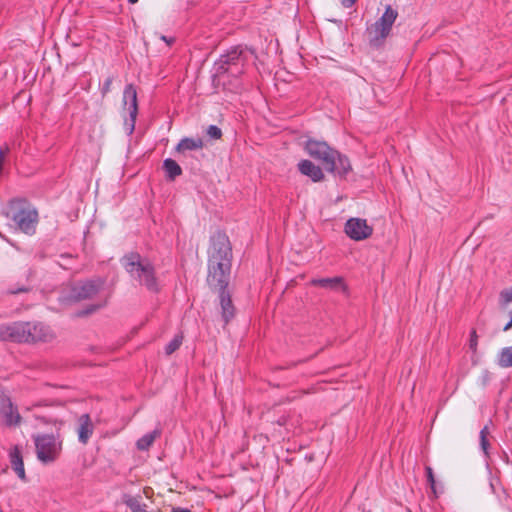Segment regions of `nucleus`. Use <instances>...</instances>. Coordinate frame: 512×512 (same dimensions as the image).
<instances>
[{
	"mask_svg": "<svg viewBox=\"0 0 512 512\" xmlns=\"http://www.w3.org/2000/svg\"><path fill=\"white\" fill-rule=\"evenodd\" d=\"M247 61V52L241 46L229 49L214 63L213 85H223L224 89L240 93L243 86L237 78L244 73Z\"/></svg>",
	"mask_w": 512,
	"mask_h": 512,
	"instance_id": "1",
	"label": "nucleus"
},
{
	"mask_svg": "<svg viewBox=\"0 0 512 512\" xmlns=\"http://www.w3.org/2000/svg\"><path fill=\"white\" fill-rule=\"evenodd\" d=\"M210 243L207 282L209 285H228L232 260L229 238L218 231L211 237Z\"/></svg>",
	"mask_w": 512,
	"mask_h": 512,
	"instance_id": "2",
	"label": "nucleus"
},
{
	"mask_svg": "<svg viewBox=\"0 0 512 512\" xmlns=\"http://www.w3.org/2000/svg\"><path fill=\"white\" fill-rule=\"evenodd\" d=\"M121 264L130 278L148 291L157 293L160 290L155 267L149 259L138 253H129L122 257Z\"/></svg>",
	"mask_w": 512,
	"mask_h": 512,
	"instance_id": "3",
	"label": "nucleus"
},
{
	"mask_svg": "<svg viewBox=\"0 0 512 512\" xmlns=\"http://www.w3.org/2000/svg\"><path fill=\"white\" fill-rule=\"evenodd\" d=\"M305 150L310 157L320 161L329 172L342 177L351 171L348 157L331 148L324 141L310 139L306 142Z\"/></svg>",
	"mask_w": 512,
	"mask_h": 512,
	"instance_id": "4",
	"label": "nucleus"
},
{
	"mask_svg": "<svg viewBox=\"0 0 512 512\" xmlns=\"http://www.w3.org/2000/svg\"><path fill=\"white\" fill-rule=\"evenodd\" d=\"M6 216L11 218L24 233H34L38 214L27 201L23 199L11 200L7 206Z\"/></svg>",
	"mask_w": 512,
	"mask_h": 512,
	"instance_id": "5",
	"label": "nucleus"
},
{
	"mask_svg": "<svg viewBox=\"0 0 512 512\" xmlns=\"http://www.w3.org/2000/svg\"><path fill=\"white\" fill-rule=\"evenodd\" d=\"M397 16V10L388 5L382 16L367 29L371 46L380 47L384 43L391 32Z\"/></svg>",
	"mask_w": 512,
	"mask_h": 512,
	"instance_id": "6",
	"label": "nucleus"
},
{
	"mask_svg": "<svg viewBox=\"0 0 512 512\" xmlns=\"http://www.w3.org/2000/svg\"><path fill=\"white\" fill-rule=\"evenodd\" d=\"M38 460L43 464L56 461L62 450V441L53 434H38L34 437Z\"/></svg>",
	"mask_w": 512,
	"mask_h": 512,
	"instance_id": "7",
	"label": "nucleus"
},
{
	"mask_svg": "<svg viewBox=\"0 0 512 512\" xmlns=\"http://www.w3.org/2000/svg\"><path fill=\"white\" fill-rule=\"evenodd\" d=\"M123 105L128 112V117L124 119L123 128L125 133L130 136L135 130L138 115L137 91L133 84H127L124 88Z\"/></svg>",
	"mask_w": 512,
	"mask_h": 512,
	"instance_id": "8",
	"label": "nucleus"
},
{
	"mask_svg": "<svg viewBox=\"0 0 512 512\" xmlns=\"http://www.w3.org/2000/svg\"><path fill=\"white\" fill-rule=\"evenodd\" d=\"M103 285L104 280L101 278L77 282L71 287L69 296L66 300L70 302H77L91 299L100 292Z\"/></svg>",
	"mask_w": 512,
	"mask_h": 512,
	"instance_id": "9",
	"label": "nucleus"
},
{
	"mask_svg": "<svg viewBox=\"0 0 512 512\" xmlns=\"http://www.w3.org/2000/svg\"><path fill=\"white\" fill-rule=\"evenodd\" d=\"M344 231L350 239L362 241L372 235L373 228L365 219L350 218L345 223Z\"/></svg>",
	"mask_w": 512,
	"mask_h": 512,
	"instance_id": "10",
	"label": "nucleus"
},
{
	"mask_svg": "<svg viewBox=\"0 0 512 512\" xmlns=\"http://www.w3.org/2000/svg\"><path fill=\"white\" fill-rule=\"evenodd\" d=\"M0 417L3 423L8 427H16L21 423V415L17 406L14 405L11 398L3 395L0 397Z\"/></svg>",
	"mask_w": 512,
	"mask_h": 512,
	"instance_id": "11",
	"label": "nucleus"
},
{
	"mask_svg": "<svg viewBox=\"0 0 512 512\" xmlns=\"http://www.w3.org/2000/svg\"><path fill=\"white\" fill-rule=\"evenodd\" d=\"M211 288L219 289V299L221 306V314L224 322L227 324L234 317V306L231 296L227 291V286L209 285Z\"/></svg>",
	"mask_w": 512,
	"mask_h": 512,
	"instance_id": "12",
	"label": "nucleus"
},
{
	"mask_svg": "<svg viewBox=\"0 0 512 512\" xmlns=\"http://www.w3.org/2000/svg\"><path fill=\"white\" fill-rule=\"evenodd\" d=\"M29 332L27 343L46 342L53 336L50 328L43 323L29 322Z\"/></svg>",
	"mask_w": 512,
	"mask_h": 512,
	"instance_id": "13",
	"label": "nucleus"
},
{
	"mask_svg": "<svg viewBox=\"0 0 512 512\" xmlns=\"http://www.w3.org/2000/svg\"><path fill=\"white\" fill-rule=\"evenodd\" d=\"M311 284L313 286H318L332 291L346 290L344 279L341 276H335L332 278H315L311 280Z\"/></svg>",
	"mask_w": 512,
	"mask_h": 512,
	"instance_id": "14",
	"label": "nucleus"
},
{
	"mask_svg": "<svg viewBox=\"0 0 512 512\" xmlns=\"http://www.w3.org/2000/svg\"><path fill=\"white\" fill-rule=\"evenodd\" d=\"M9 460L12 469L21 480H26L23 457L19 446H13L9 451Z\"/></svg>",
	"mask_w": 512,
	"mask_h": 512,
	"instance_id": "15",
	"label": "nucleus"
},
{
	"mask_svg": "<svg viewBox=\"0 0 512 512\" xmlns=\"http://www.w3.org/2000/svg\"><path fill=\"white\" fill-rule=\"evenodd\" d=\"M29 332V322L11 323L10 342L27 343Z\"/></svg>",
	"mask_w": 512,
	"mask_h": 512,
	"instance_id": "16",
	"label": "nucleus"
},
{
	"mask_svg": "<svg viewBox=\"0 0 512 512\" xmlns=\"http://www.w3.org/2000/svg\"><path fill=\"white\" fill-rule=\"evenodd\" d=\"M298 169L299 171L309 178L312 179L314 182H318L323 179L324 174L321 170V168L317 165H315L310 160H302L298 163Z\"/></svg>",
	"mask_w": 512,
	"mask_h": 512,
	"instance_id": "17",
	"label": "nucleus"
},
{
	"mask_svg": "<svg viewBox=\"0 0 512 512\" xmlns=\"http://www.w3.org/2000/svg\"><path fill=\"white\" fill-rule=\"evenodd\" d=\"M93 432L92 423L88 414H83L79 418L78 439L82 444H86Z\"/></svg>",
	"mask_w": 512,
	"mask_h": 512,
	"instance_id": "18",
	"label": "nucleus"
},
{
	"mask_svg": "<svg viewBox=\"0 0 512 512\" xmlns=\"http://www.w3.org/2000/svg\"><path fill=\"white\" fill-rule=\"evenodd\" d=\"M161 435V430L156 428L153 431L144 434L141 438H139L136 442V447L140 451H147L155 439Z\"/></svg>",
	"mask_w": 512,
	"mask_h": 512,
	"instance_id": "19",
	"label": "nucleus"
},
{
	"mask_svg": "<svg viewBox=\"0 0 512 512\" xmlns=\"http://www.w3.org/2000/svg\"><path fill=\"white\" fill-rule=\"evenodd\" d=\"M203 142L200 138H183L176 146L178 152L192 151L201 149Z\"/></svg>",
	"mask_w": 512,
	"mask_h": 512,
	"instance_id": "20",
	"label": "nucleus"
},
{
	"mask_svg": "<svg viewBox=\"0 0 512 512\" xmlns=\"http://www.w3.org/2000/svg\"><path fill=\"white\" fill-rule=\"evenodd\" d=\"M163 169L167 179L169 180H174L176 177L182 174L180 165L171 158H167L163 161Z\"/></svg>",
	"mask_w": 512,
	"mask_h": 512,
	"instance_id": "21",
	"label": "nucleus"
},
{
	"mask_svg": "<svg viewBox=\"0 0 512 512\" xmlns=\"http://www.w3.org/2000/svg\"><path fill=\"white\" fill-rule=\"evenodd\" d=\"M496 364L500 368H512V346L504 347L498 352Z\"/></svg>",
	"mask_w": 512,
	"mask_h": 512,
	"instance_id": "22",
	"label": "nucleus"
},
{
	"mask_svg": "<svg viewBox=\"0 0 512 512\" xmlns=\"http://www.w3.org/2000/svg\"><path fill=\"white\" fill-rule=\"evenodd\" d=\"M123 502L132 512H147L145 505L141 503L139 496L135 497L131 495H125Z\"/></svg>",
	"mask_w": 512,
	"mask_h": 512,
	"instance_id": "23",
	"label": "nucleus"
},
{
	"mask_svg": "<svg viewBox=\"0 0 512 512\" xmlns=\"http://www.w3.org/2000/svg\"><path fill=\"white\" fill-rule=\"evenodd\" d=\"M489 435V428L488 426H484L481 430H480V447L483 451V453L485 454L486 457H489V441H488V438L487 436Z\"/></svg>",
	"mask_w": 512,
	"mask_h": 512,
	"instance_id": "24",
	"label": "nucleus"
},
{
	"mask_svg": "<svg viewBox=\"0 0 512 512\" xmlns=\"http://www.w3.org/2000/svg\"><path fill=\"white\" fill-rule=\"evenodd\" d=\"M183 341V336L181 334H177L173 337V339L166 345L165 353L167 355H171L181 346Z\"/></svg>",
	"mask_w": 512,
	"mask_h": 512,
	"instance_id": "25",
	"label": "nucleus"
},
{
	"mask_svg": "<svg viewBox=\"0 0 512 512\" xmlns=\"http://www.w3.org/2000/svg\"><path fill=\"white\" fill-rule=\"evenodd\" d=\"M491 379H492V373L487 369H483L477 379V384L479 386H481L482 388H485L490 384Z\"/></svg>",
	"mask_w": 512,
	"mask_h": 512,
	"instance_id": "26",
	"label": "nucleus"
},
{
	"mask_svg": "<svg viewBox=\"0 0 512 512\" xmlns=\"http://www.w3.org/2000/svg\"><path fill=\"white\" fill-rule=\"evenodd\" d=\"M11 323L0 324V341H10Z\"/></svg>",
	"mask_w": 512,
	"mask_h": 512,
	"instance_id": "27",
	"label": "nucleus"
},
{
	"mask_svg": "<svg viewBox=\"0 0 512 512\" xmlns=\"http://www.w3.org/2000/svg\"><path fill=\"white\" fill-rule=\"evenodd\" d=\"M207 135L212 139H219L222 136V131L218 126L210 125L207 128Z\"/></svg>",
	"mask_w": 512,
	"mask_h": 512,
	"instance_id": "28",
	"label": "nucleus"
},
{
	"mask_svg": "<svg viewBox=\"0 0 512 512\" xmlns=\"http://www.w3.org/2000/svg\"><path fill=\"white\" fill-rule=\"evenodd\" d=\"M425 470H426L427 481H428L433 493L436 495L437 491H436V487H435V478H434L433 470L429 466H427L425 468Z\"/></svg>",
	"mask_w": 512,
	"mask_h": 512,
	"instance_id": "29",
	"label": "nucleus"
},
{
	"mask_svg": "<svg viewBox=\"0 0 512 512\" xmlns=\"http://www.w3.org/2000/svg\"><path fill=\"white\" fill-rule=\"evenodd\" d=\"M112 82H113L112 76H109L104 80L103 84L100 87V92L103 97L106 96L110 92Z\"/></svg>",
	"mask_w": 512,
	"mask_h": 512,
	"instance_id": "30",
	"label": "nucleus"
},
{
	"mask_svg": "<svg viewBox=\"0 0 512 512\" xmlns=\"http://www.w3.org/2000/svg\"><path fill=\"white\" fill-rule=\"evenodd\" d=\"M478 346V336L475 330L470 333L469 347L473 352H476Z\"/></svg>",
	"mask_w": 512,
	"mask_h": 512,
	"instance_id": "31",
	"label": "nucleus"
},
{
	"mask_svg": "<svg viewBox=\"0 0 512 512\" xmlns=\"http://www.w3.org/2000/svg\"><path fill=\"white\" fill-rule=\"evenodd\" d=\"M501 298L505 303L512 302V287L501 292Z\"/></svg>",
	"mask_w": 512,
	"mask_h": 512,
	"instance_id": "32",
	"label": "nucleus"
},
{
	"mask_svg": "<svg viewBox=\"0 0 512 512\" xmlns=\"http://www.w3.org/2000/svg\"><path fill=\"white\" fill-rule=\"evenodd\" d=\"M160 39L162 41H164L168 46L172 45L175 42V38L167 37V36H164V35H161Z\"/></svg>",
	"mask_w": 512,
	"mask_h": 512,
	"instance_id": "33",
	"label": "nucleus"
},
{
	"mask_svg": "<svg viewBox=\"0 0 512 512\" xmlns=\"http://www.w3.org/2000/svg\"><path fill=\"white\" fill-rule=\"evenodd\" d=\"M356 1L357 0H341V4L345 8H350L355 4Z\"/></svg>",
	"mask_w": 512,
	"mask_h": 512,
	"instance_id": "34",
	"label": "nucleus"
},
{
	"mask_svg": "<svg viewBox=\"0 0 512 512\" xmlns=\"http://www.w3.org/2000/svg\"><path fill=\"white\" fill-rule=\"evenodd\" d=\"M510 316V321L503 328L504 331H507L512 328V310L510 311Z\"/></svg>",
	"mask_w": 512,
	"mask_h": 512,
	"instance_id": "35",
	"label": "nucleus"
},
{
	"mask_svg": "<svg viewBox=\"0 0 512 512\" xmlns=\"http://www.w3.org/2000/svg\"><path fill=\"white\" fill-rule=\"evenodd\" d=\"M8 151V147L6 146L5 149L0 148V163H2L4 159L5 153Z\"/></svg>",
	"mask_w": 512,
	"mask_h": 512,
	"instance_id": "36",
	"label": "nucleus"
},
{
	"mask_svg": "<svg viewBox=\"0 0 512 512\" xmlns=\"http://www.w3.org/2000/svg\"><path fill=\"white\" fill-rule=\"evenodd\" d=\"M101 305H92L87 311L86 313H91L93 311H95L96 309L100 308Z\"/></svg>",
	"mask_w": 512,
	"mask_h": 512,
	"instance_id": "37",
	"label": "nucleus"
},
{
	"mask_svg": "<svg viewBox=\"0 0 512 512\" xmlns=\"http://www.w3.org/2000/svg\"><path fill=\"white\" fill-rule=\"evenodd\" d=\"M39 405H41V404L40 403H36V404L33 405V407L34 406H39ZM31 409H32V406H27L26 407V410H28V411L31 410Z\"/></svg>",
	"mask_w": 512,
	"mask_h": 512,
	"instance_id": "38",
	"label": "nucleus"
},
{
	"mask_svg": "<svg viewBox=\"0 0 512 512\" xmlns=\"http://www.w3.org/2000/svg\"><path fill=\"white\" fill-rule=\"evenodd\" d=\"M138 1H139V0H128V2H129V3H131V4H135V3H137Z\"/></svg>",
	"mask_w": 512,
	"mask_h": 512,
	"instance_id": "39",
	"label": "nucleus"
}]
</instances>
